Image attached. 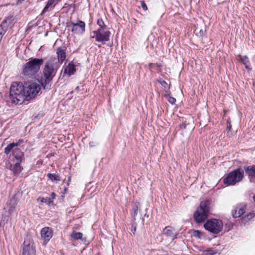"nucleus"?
I'll return each instance as SVG.
<instances>
[{
  "label": "nucleus",
  "mask_w": 255,
  "mask_h": 255,
  "mask_svg": "<svg viewBox=\"0 0 255 255\" xmlns=\"http://www.w3.org/2000/svg\"><path fill=\"white\" fill-rule=\"evenodd\" d=\"M23 139H19L18 141L16 143H11L9 144L5 148H4V153L6 155H8L10 153V152L12 150V149L15 147L19 146L21 143H23Z\"/></svg>",
  "instance_id": "nucleus-16"
},
{
  "label": "nucleus",
  "mask_w": 255,
  "mask_h": 255,
  "mask_svg": "<svg viewBox=\"0 0 255 255\" xmlns=\"http://www.w3.org/2000/svg\"><path fill=\"white\" fill-rule=\"evenodd\" d=\"M75 90L78 92L79 91H80V88L79 87V86H77L76 88H75Z\"/></svg>",
  "instance_id": "nucleus-37"
},
{
  "label": "nucleus",
  "mask_w": 255,
  "mask_h": 255,
  "mask_svg": "<svg viewBox=\"0 0 255 255\" xmlns=\"http://www.w3.org/2000/svg\"><path fill=\"white\" fill-rule=\"evenodd\" d=\"M75 72V66L72 63H69L68 66L65 69V73L68 74L69 76L73 75Z\"/></svg>",
  "instance_id": "nucleus-22"
},
{
  "label": "nucleus",
  "mask_w": 255,
  "mask_h": 255,
  "mask_svg": "<svg viewBox=\"0 0 255 255\" xmlns=\"http://www.w3.org/2000/svg\"><path fill=\"white\" fill-rule=\"evenodd\" d=\"M244 177V171L238 168L231 172L223 179L224 184L228 186L234 185L241 181Z\"/></svg>",
  "instance_id": "nucleus-5"
},
{
  "label": "nucleus",
  "mask_w": 255,
  "mask_h": 255,
  "mask_svg": "<svg viewBox=\"0 0 255 255\" xmlns=\"http://www.w3.org/2000/svg\"><path fill=\"white\" fill-rule=\"evenodd\" d=\"M94 35H91V38H95V40L98 42L104 43L109 41L111 32L107 29L97 30L92 32Z\"/></svg>",
  "instance_id": "nucleus-9"
},
{
  "label": "nucleus",
  "mask_w": 255,
  "mask_h": 255,
  "mask_svg": "<svg viewBox=\"0 0 255 255\" xmlns=\"http://www.w3.org/2000/svg\"><path fill=\"white\" fill-rule=\"evenodd\" d=\"M240 60L244 65L245 68L248 71H251L252 70V67L251 63L248 57L247 56H239Z\"/></svg>",
  "instance_id": "nucleus-19"
},
{
  "label": "nucleus",
  "mask_w": 255,
  "mask_h": 255,
  "mask_svg": "<svg viewBox=\"0 0 255 255\" xmlns=\"http://www.w3.org/2000/svg\"><path fill=\"white\" fill-rule=\"evenodd\" d=\"M157 82L159 83L164 88H168L167 83L164 80H163L161 78L158 79Z\"/></svg>",
  "instance_id": "nucleus-28"
},
{
  "label": "nucleus",
  "mask_w": 255,
  "mask_h": 255,
  "mask_svg": "<svg viewBox=\"0 0 255 255\" xmlns=\"http://www.w3.org/2000/svg\"><path fill=\"white\" fill-rule=\"evenodd\" d=\"M41 235L45 241L48 242L52 237V231L49 227H44L41 231Z\"/></svg>",
  "instance_id": "nucleus-14"
},
{
  "label": "nucleus",
  "mask_w": 255,
  "mask_h": 255,
  "mask_svg": "<svg viewBox=\"0 0 255 255\" xmlns=\"http://www.w3.org/2000/svg\"><path fill=\"white\" fill-rule=\"evenodd\" d=\"M149 65H153V66H156L158 68H160V67H161V65L160 64H158V63H156V64H152V63H150L149 64Z\"/></svg>",
  "instance_id": "nucleus-31"
},
{
  "label": "nucleus",
  "mask_w": 255,
  "mask_h": 255,
  "mask_svg": "<svg viewBox=\"0 0 255 255\" xmlns=\"http://www.w3.org/2000/svg\"><path fill=\"white\" fill-rule=\"evenodd\" d=\"M47 176L52 181H57L60 180L59 176L56 174L48 173Z\"/></svg>",
  "instance_id": "nucleus-26"
},
{
  "label": "nucleus",
  "mask_w": 255,
  "mask_h": 255,
  "mask_svg": "<svg viewBox=\"0 0 255 255\" xmlns=\"http://www.w3.org/2000/svg\"><path fill=\"white\" fill-rule=\"evenodd\" d=\"M244 169L250 180L255 182V165L248 166Z\"/></svg>",
  "instance_id": "nucleus-13"
},
{
  "label": "nucleus",
  "mask_w": 255,
  "mask_h": 255,
  "mask_svg": "<svg viewBox=\"0 0 255 255\" xmlns=\"http://www.w3.org/2000/svg\"><path fill=\"white\" fill-rule=\"evenodd\" d=\"M20 162L18 161L14 164L13 166H10V169L13 172L15 175H18L22 170V168L20 165Z\"/></svg>",
  "instance_id": "nucleus-21"
},
{
  "label": "nucleus",
  "mask_w": 255,
  "mask_h": 255,
  "mask_svg": "<svg viewBox=\"0 0 255 255\" xmlns=\"http://www.w3.org/2000/svg\"><path fill=\"white\" fill-rule=\"evenodd\" d=\"M210 200H206L200 203V207L198 208L194 214V217L196 222L200 223L204 222L208 218V215L211 211Z\"/></svg>",
  "instance_id": "nucleus-4"
},
{
  "label": "nucleus",
  "mask_w": 255,
  "mask_h": 255,
  "mask_svg": "<svg viewBox=\"0 0 255 255\" xmlns=\"http://www.w3.org/2000/svg\"><path fill=\"white\" fill-rule=\"evenodd\" d=\"M23 245V255H35V251L32 244L24 241Z\"/></svg>",
  "instance_id": "nucleus-12"
},
{
  "label": "nucleus",
  "mask_w": 255,
  "mask_h": 255,
  "mask_svg": "<svg viewBox=\"0 0 255 255\" xmlns=\"http://www.w3.org/2000/svg\"><path fill=\"white\" fill-rule=\"evenodd\" d=\"M83 234L81 232H73L71 234V237L74 240H82Z\"/></svg>",
  "instance_id": "nucleus-24"
},
{
  "label": "nucleus",
  "mask_w": 255,
  "mask_h": 255,
  "mask_svg": "<svg viewBox=\"0 0 255 255\" xmlns=\"http://www.w3.org/2000/svg\"><path fill=\"white\" fill-rule=\"evenodd\" d=\"M164 96L167 100L171 104H174L175 103L176 100L175 98L170 96L169 94H165Z\"/></svg>",
  "instance_id": "nucleus-27"
},
{
  "label": "nucleus",
  "mask_w": 255,
  "mask_h": 255,
  "mask_svg": "<svg viewBox=\"0 0 255 255\" xmlns=\"http://www.w3.org/2000/svg\"><path fill=\"white\" fill-rule=\"evenodd\" d=\"M42 58H32L25 63L22 68V74L28 78L35 77L40 71V67L43 64Z\"/></svg>",
  "instance_id": "nucleus-3"
},
{
  "label": "nucleus",
  "mask_w": 255,
  "mask_h": 255,
  "mask_svg": "<svg viewBox=\"0 0 255 255\" xmlns=\"http://www.w3.org/2000/svg\"><path fill=\"white\" fill-rule=\"evenodd\" d=\"M140 208V204L139 202H135L132 207V210L133 213L132 214V216L134 220H135V217L138 214V211Z\"/></svg>",
  "instance_id": "nucleus-23"
},
{
  "label": "nucleus",
  "mask_w": 255,
  "mask_h": 255,
  "mask_svg": "<svg viewBox=\"0 0 255 255\" xmlns=\"http://www.w3.org/2000/svg\"><path fill=\"white\" fill-rule=\"evenodd\" d=\"M163 233L167 237L174 238L176 236L174 229L171 226L166 227L163 230Z\"/></svg>",
  "instance_id": "nucleus-18"
},
{
  "label": "nucleus",
  "mask_w": 255,
  "mask_h": 255,
  "mask_svg": "<svg viewBox=\"0 0 255 255\" xmlns=\"http://www.w3.org/2000/svg\"><path fill=\"white\" fill-rule=\"evenodd\" d=\"M136 231V228L135 227H133V226H132V228H131V232L134 234V232H135Z\"/></svg>",
  "instance_id": "nucleus-34"
},
{
  "label": "nucleus",
  "mask_w": 255,
  "mask_h": 255,
  "mask_svg": "<svg viewBox=\"0 0 255 255\" xmlns=\"http://www.w3.org/2000/svg\"><path fill=\"white\" fill-rule=\"evenodd\" d=\"M180 128H186V124L185 123H183L179 126Z\"/></svg>",
  "instance_id": "nucleus-32"
},
{
  "label": "nucleus",
  "mask_w": 255,
  "mask_h": 255,
  "mask_svg": "<svg viewBox=\"0 0 255 255\" xmlns=\"http://www.w3.org/2000/svg\"><path fill=\"white\" fill-rule=\"evenodd\" d=\"M12 155L17 161L23 162L24 161V153L19 148H15L12 152Z\"/></svg>",
  "instance_id": "nucleus-15"
},
{
  "label": "nucleus",
  "mask_w": 255,
  "mask_h": 255,
  "mask_svg": "<svg viewBox=\"0 0 255 255\" xmlns=\"http://www.w3.org/2000/svg\"><path fill=\"white\" fill-rule=\"evenodd\" d=\"M68 27H71V31L74 35H80L83 34L86 30V24L85 22L77 20L76 22L70 20Z\"/></svg>",
  "instance_id": "nucleus-10"
},
{
  "label": "nucleus",
  "mask_w": 255,
  "mask_h": 255,
  "mask_svg": "<svg viewBox=\"0 0 255 255\" xmlns=\"http://www.w3.org/2000/svg\"><path fill=\"white\" fill-rule=\"evenodd\" d=\"M153 66V65H150V66H151V68H153V66Z\"/></svg>",
  "instance_id": "nucleus-39"
},
{
  "label": "nucleus",
  "mask_w": 255,
  "mask_h": 255,
  "mask_svg": "<svg viewBox=\"0 0 255 255\" xmlns=\"http://www.w3.org/2000/svg\"><path fill=\"white\" fill-rule=\"evenodd\" d=\"M97 25L99 26V28L97 30H105L107 29V26L105 25L104 22L102 18L98 19L97 22Z\"/></svg>",
  "instance_id": "nucleus-25"
},
{
  "label": "nucleus",
  "mask_w": 255,
  "mask_h": 255,
  "mask_svg": "<svg viewBox=\"0 0 255 255\" xmlns=\"http://www.w3.org/2000/svg\"><path fill=\"white\" fill-rule=\"evenodd\" d=\"M205 229L214 234H219L223 229V224L221 220L212 219L204 225Z\"/></svg>",
  "instance_id": "nucleus-6"
},
{
  "label": "nucleus",
  "mask_w": 255,
  "mask_h": 255,
  "mask_svg": "<svg viewBox=\"0 0 255 255\" xmlns=\"http://www.w3.org/2000/svg\"><path fill=\"white\" fill-rule=\"evenodd\" d=\"M40 201L42 202H46L47 201V199L42 198Z\"/></svg>",
  "instance_id": "nucleus-36"
},
{
  "label": "nucleus",
  "mask_w": 255,
  "mask_h": 255,
  "mask_svg": "<svg viewBox=\"0 0 255 255\" xmlns=\"http://www.w3.org/2000/svg\"><path fill=\"white\" fill-rule=\"evenodd\" d=\"M26 98L24 87L19 82H13L9 91V99L12 104L15 105L21 104Z\"/></svg>",
  "instance_id": "nucleus-1"
},
{
  "label": "nucleus",
  "mask_w": 255,
  "mask_h": 255,
  "mask_svg": "<svg viewBox=\"0 0 255 255\" xmlns=\"http://www.w3.org/2000/svg\"><path fill=\"white\" fill-rule=\"evenodd\" d=\"M61 0H48L40 15L44 16L47 12L51 11Z\"/></svg>",
  "instance_id": "nucleus-11"
},
{
  "label": "nucleus",
  "mask_w": 255,
  "mask_h": 255,
  "mask_svg": "<svg viewBox=\"0 0 255 255\" xmlns=\"http://www.w3.org/2000/svg\"><path fill=\"white\" fill-rule=\"evenodd\" d=\"M57 55V60H58V64L59 62L62 63L66 58V53L64 50L61 48H58L56 52Z\"/></svg>",
  "instance_id": "nucleus-20"
},
{
  "label": "nucleus",
  "mask_w": 255,
  "mask_h": 255,
  "mask_svg": "<svg viewBox=\"0 0 255 255\" xmlns=\"http://www.w3.org/2000/svg\"><path fill=\"white\" fill-rule=\"evenodd\" d=\"M23 86L27 98L31 99L35 97L41 89L40 85L36 82L25 83Z\"/></svg>",
  "instance_id": "nucleus-7"
},
{
  "label": "nucleus",
  "mask_w": 255,
  "mask_h": 255,
  "mask_svg": "<svg viewBox=\"0 0 255 255\" xmlns=\"http://www.w3.org/2000/svg\"><path fill=\"white\" fill-rule=\"evenodd\" d=\"M140 3H141V6L143 8V9L144 10H147L148 8H147V6L146 3H145V2L143 0H142V1H140Z\"/></svg>",
  "instance_id": "nucleus-30"
},
{
  "label": "nucleus",
  "mask_w": 255,
  "mask_h": 255,
  "mask_svg": "<svg viewBox=\"0 0 255 255\" xmlns=\"http://www.w3.org/2000/svg\"><path fill=\"white\" fill-rule=\"evenodd\" d=\"M245 206L236 207L232 211V216L235 218L239 217L245 212Z\"/></svg>",
  "instance_id": "nucleus-17"
},
{
  "label": "nucleus",
  "mask_w": 255,
  "mask_h": 255,
  "mask_svg": "<svg viewBox=\"0 0 255 255\" xmlns=\"http://www.w3.org/2000/svg\"><path fill=\"white\" fill-rule=\"evenodd\" d=\"M15 201L14 199H10L4 208L1 222L6 224L10 219V216L15 210Z\"/></svg>",
  "instance_id": "nucleus-8"
},
{
  "label": "nucleus",
  "mask_w": 255,
  "mask_h": 255,
  "mask_svg": "<svg viewBox=\"0 0 255 255\" xmlns=\"http://www.w3.org/2000/svg\"><path fill=\"white\" fill-rule=\"evenodd\" d=\"M58 60L56 57H51L44 65L42 74L44 78L43 88H46L47 85L52 81L59 67ZM48 88V87H47Z\"/></svg>",
  "instance_id": "nucleus-2"
},
{
  "label": "nucleus",
  "mask_w": 255,
  "mask_h": 255,
  "mask_svg": "<svg viewBox=\"0 0 255 255\" xmlns=\"http://www.w3.org/2000/svg\"><path fill=\"white\" fill-rule=\"evenodd\" d=\"M47 199V201H48V202L49 203H51V202H52V201H51V199H50V198H47V199Z\"/></svg>",
  "instance_id": "nucleus-38"
},
{
  "label": "nucleus",
  "mask_w": 255,
  "mask_h": 255,
  "mask_svg": "<svg viewBox=\"0 0 255 255\" xmlns=\"http://www.w3.org/2000/svg\"><path fill=\"white\" fill-rule=\"evenodd\" d=\"M193 236L195 237L200 238H201V232L199 231L195 230L193 232Z\"/></svg>",
  "instance_id": "nucleus-29"
},
{
  "label": "nucleus",
  "mask_w": 255,
  "mask_h": 255,
  "mask_svg": "<svg viewBox=\"0 0 255 255\" xmlns=\"http://www.w3.org/2000/svg\"><path fill=\"white\" fill-rule=\"evenodd\" d=\"M56 197V194L54 192H52L51 194V199H55Z\"/></svg>",
  "instance_id": "nucleus-33"
},
{
  "label": "nucleus",
  "mask_w": 255,
  "mask_h": 255,
  "mask_svg": "<svg viewBox=\"0 0 255 255\" xmlns=\"http://www.w3.org/2000/svg\"><path fill=\"white\" fill-rule=\"evenodd\" d=\"M228 123H229V125L227 127V128L229 129V130H231V124L229 122V121H228Z\"/></svg>",
  "instance_id": "nucleus-35"
}]
</instances>
